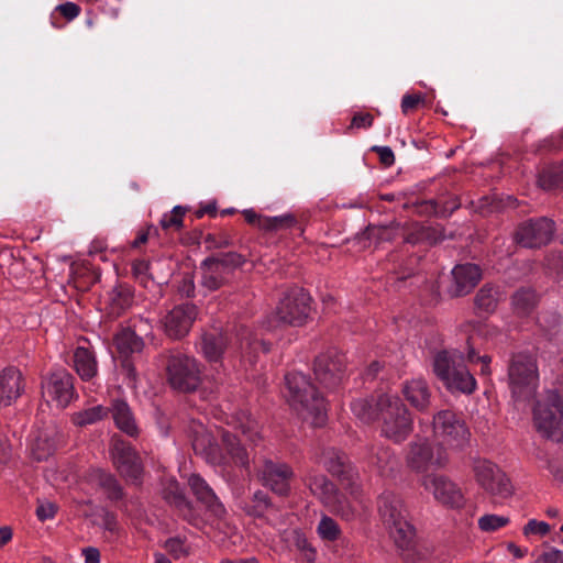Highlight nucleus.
I'll use <instances>...</instances> for the list:
<instances>
[{
    "label": "nucleus",
    "mask_w": 563,
    "mask_h": 563,
    "mask_svg": "<svg viewBox=\"0 0 563 563\" xmlns=\"http://www.w3.org/2000/svg\"><path fill=\"white\" fill-rule=\"evenodd\" d=\"M197 317V307L194 303L175 306L163 318V328L166 335L174 340L186 336Z\"/></svg>",
    "instance_id": "aec40b11"
},
{
    "label": "nucleus",
    "mask_w": 563,
    "mask_h": 563,
    "mask_svg": "<svg viewBox=\"0 0 563 563\" xmlns=\"http://www.w3.org/2000/svg\"><path fill=\"white\" fill-rule=\"evenodd\" d=\"M421 227L419 223H415L412 229L405 235L404 241L411 245L423 243Z\"/></svg>",
    "instance_id": "69168bd1"
},
{
    "label": "nucleus",
    "mask_w": 563,
    "mask_h": 563,
    "mask_svg": "<svg viewBox=\"0 0 563 563\" xmlns=\"http://www.w3.org/2000/svg\"><path fill=\"white\" fill-rule=\"evenodd\" d=\"M23 390V377L18 368L10 366L0 373V405L10 406Z\"/></svg>",
    "instance_id": "cd10ccee"
},
{
    "label": "nucleus",
    "mask_w": 563,
    "mask_h": 563,
    "mask_svg": "<svg viewBox=\"0 0 563 563\" xmlns=\"http://www.w3.org/2000/svg\"><path fill=\"white\" fill-rule=\"evenodd\" d=\"M74 367L82 380H90L97 375V361L92 351L78 346L74 352Z\"/></svg>",
    "instance_id": "f704fd0d"
},
{
    "label": "nucleus",
    "mask_w": 563,
    "mask_h": 563,
    "mask_svg": "<svg viewBox=\"0 0 563 563\" xmlns=\"http://www.w3.org/2000/svg\"><path fill=\"white\" fill-rule=\"evenodd\" d=\"M244 263V256L236 252L208 256L200 264V285L209 291H217L231 282L234 272Z\"/></svg>",
    "instance_id": "423d86ee"
},
{
    "label": "nucleus",
    "mask_w": 563,
    "mask_h": 563,
    "mask_svg": "<svg viewBox=\"0 0 563 563\" xmlns=\"http://www.w3.org/2000/svg\"><path fill=\"white\" fill-rule=\"evenodd\" d=\"M313 372L317 380L328 389L339 387L346 372L345 354L330 349L314 360Z\"/></svg>",
    "instance_id": "2eb2a0df"
},
{
    "label": "nucleus",
    "mask_w": 563,
    "mask_h": 563,
    "mask_svg": "<svg viewBox=\"0 0 563 563\" xmlns=\"http://www.w3.org/2000/svg\"><path fill=\"white\" fill-rule=\"evenodd\" d=\"M203 242L207 249H224L232 245V240L230 235L225 232H220L219 234L208 233L203 236Z\"/></svg>",
    "instance_id": "8fccbe9b"
},
{
    "label": "nucleus",
    "mask_w": 563,
    "mask_h": 563,
    "mask_svg": "<svg viewBox=\"0 0 563 563\" xmlns=\"http://www.w3.org/2000/svg\"><path fill=\"white\" fill-rule=\"evenodd\" d=\"M538 185L544 190L563 188V162L543 168L539 173Z\"/></svg>",
    "instance_id": "ea45409f"
},
{
    "label": "nucleus",
    "mask_w": 563,
    "mask_h": 563,
    "mask_svg": "<svg viewBox=\"0 0 563 563\" xmlns=\"http://www.w3.org/2000/svg\"><path fill=\"white\" fill-rule=\"evenodd\" d=\"M302 482L330 512L346 521L354 518L355 510L346 496L324 474L312 468L307 470Z\"/></svg>",
    "instance_id": "39448f33"
},
{
    "label": "nucleus",
    "mask_w": 563,
    "mask_h": 563,
    "mask_svg": "<svg viewBox=\"0 0 563 563\" xmlns=\"http://www.w3.org/2000/svg\"><path fill=\"white\" fill-rule=\"evenodd\" d=\"M96 482L111 501L124 498L123 487L113 474L99 470L96 473Z\"/></svg>",
    "instance_id": "58836bf2"
},
{
    "label": "nucleus",
    "mask_w": 563,
    "mask_h": 563,
    "mask_svg": "<svg viewBox=\"0 0 563 563\" xmlns=\"http://www.w3.org/2000/svg\"><path fill=\"white\" fill-rule=\"evenodd\" d=\"M379 517L390 537L399 549H408L415 537V528L407 520L402 500L391 492H385L378 497Z\"/></svg>",
    "instance_id": "20e7f679"
},
{
    "label": "nucleus",
    "mask_w": 563,
    "mask_h": 563,
    "mask_svg": "<svg viewBox=\"0 0 563 563\" xmlns=\"http://www.w3.org/2000/svg\"><path fill=\"white\" fill-rule=\"evenodd\" d=\"M285 382L290 406L301 413L312 416L316 422H322L325 417V400L309 377L292 372L286 374Z\"/></svg>",
    "instance_id": "7ed1b4c3"
},
{
    "label": "nucleus",
    "mask_w": 563,
    "mask_h": 563,
    "mask_svg": "<svg viewBox=\"0 0 563 563\" xmlns=\"http://www.w3.org/2000/svg\"><path fill=\"white\" fill-rule=\"evenodd\" d=\"M273 507L269 495L264 490L257 489L244 501L242 509L247 516L263 518Z\"/></svg>",
    "instance_id": "e433bc0d"
},
{
    "label": "nucleus",
    "mask_w": 563,
    "mask_h": 563,
    "mask_svg": "<svg viewBox=\"0 0 563 563\" xmlns=\"http://www.w3.org/2000/svg\"><path fill=\"white\" fill-rule=\"evenodd\" d=\"M111 412L118 429L131 438H136L139 435L140 429L126 401L122 399L113 400Z\"/></svg>",
    "instance_id": "2f4dec72"
},
{
    "label": "nucleus",
    "mask_w": 563,
    "mask_h": 563,
    "mask_svg": "<svg viewBox=\"0 0 563 563\" xmlns=\"http://www.w3.org/2000/svg\"><path fill=\"white\" fill-rule=\"evenodd\" d=\"M187 209L183 206H176L169 213H166L161 219V227L164 230L173 229L180 231L184 228V216Z\"/></svg>",
    "instance_id": "a18cd8bd"
},
{
    "label": "nucleus",
    "mask_w": 563,
    "mask_h": 563,
    "mask_svg": "<svg viewBox=\"0 0 563 563\" xmlns=\"http://www.w3.org/2000/svg\"><path fill=\"white\" fill-rule=\"evenodd\" d=\"M108 415V408L98 405L87 408L85 410L75 412L71 417L74 424L78 427H86L102 420Z\"/></svg>",
    "instance_id": "79ce46f5"
},
{
    "label": "nucleus",
    "mask_w": 563,
    "mask_h": 563,
    "mask_svg": "<svg viewBox=\"0 0 563 563\" xmlns=\"http://www.w3.org/2000/svg\"><path fill=\"white\" fill-rule=\"evenodd\" d=\"M114 345L121 356L140 353L144 347L143 339L130 328L122 329L114 336Z\"/></svg>",
    "instance_id": "c9c22d12"
},
{
    "label": "nucleus",
    "mask_w": 563,
    "mask_h": 563,
    "mask_svg": "<svg viewBox=\"0 0 563 563\" xmlns=\"http://www.w3.org/2000/svg\"><path fill=\"white\" fill-rule=\"evenodd\" d=\"M47 394L60 408L67 407L75 397L74 376L64 368L49 373L42 382Z\"/></svg>",
    "instance_id": "412c9836"
},
{
    "label": "nucleus",
    "mask_w": 563,
    "mask_h": 563,
    "mask_svg": "<svg viewBox=\"0 0 563 563\" xmlns=\"http://www.w3.org/2000/svg\"><path fill=\"white\" fill-rule=\"evenodd\" d=\"M256 476L264 487L280 497H287L295 473L286 462L265 457L256 466Z\"/></svg>",
    "instance_id": "f8f14e48"
},
{
    "label": "nucleus",
    "mask_w": 563,
    "mask_h": 563,
    "mask_svg": "<svg viewBox=\"0 0 563 563\" xmlns=\"http://www.w3.org/2000/svg\"><path fill=\"white\" fill-rule=\"evenodd\" d=\"M56 450V441L53 433L41 431L32 445V455L37 462L47 460Z\"/></svg>",
    "instance_id": "a19ab883"
},
{
    "label": "nucleus",
    "mask_w": 563,
    "mask_h": 563,
    "mask_svg": "<svg viewBox=\"0 0 563 563\" xmlns=\"http://www.w3.org/2000/svg\"><path fill=\"white\" fill-rule=\"evenodd\" d=\"M314 462L321 464L344 487L353 489L356 485L358 472L345 452L332 446L324 448L314 456Z\"/></svg>",
    "instance_id": "4468645a"
},
{
    "label": "nucleus",
    "mask_w": 563,
    "mask_h": 563,
    "mask_svg": "<svg viewBox=\"0 0 563 563\" xmlns=\"http://www.w3.org/2000/svg\"><path fill=\"white\" fill-rule=\"evenodd\" d=\"M85 563H100V551L97 548L88 547L82 549Z\"/></svg>",
    "instance_id": "774afa93"
},
{
    "label": "nucleus",
    "mask_w": 563,
    "mask_h": 563,
    "mask_svg": "<svg viewBox=\"0 0 563 563\" xmlns=\"http://www.w3.org/2000/svg\"><path fill=\"white\" fill-rule=\"evenodd\" d=\"M221 440L227 454L232 462L243 468L250 467V457L246 448L242 444L241 439L229 430H223Z\"/></svg>",
    "instance_id": "473e14b6"
},
{
    "label": "nucleus",
    "mask_w": 563,
    "mask_h": 563,
    "mask_svg": "<svg viewBox=\"0 0 563 563\" xmlns=\"http://www.w3.org/2000/svg\"><path fill=\"white\" fill-rule=\"evenodd\" d=\"M150 271V263L144 260L134 261L132 264V272L135 277L147 276Z\"/></svg>",
    "instance_id": "338daca9"
},
{
    "label": "nucleus",
    "mask_w": 563,
    "mask_h": 563,
    "mask_svg": "<svg viewBox=\"0 0 563 563\" xmlns=\"http://www.w3.org/2000/svg\"><path fill=\"white\" fill-rule=\"evenodd\" d=\"M533 421L543 437L556 442L563 440V399L556 391H548L545 399L536 404Z\"/></svg>",
    "instance_id": "1a4fd4ad"
},
{
    "label": "nucleus",
    "mask_w": 563,
    "mask_h": 563,
    "mask_svg": "<svg viewBox=\"0 0 563 563\" xmlns=\"http://www.w3.org/2000/svg\"><path fill=\"white\" fill-rule=\"evenodd\" d=\"M56 10L67 20L71 21L80 14V7L74 2L59 4Z\"/></svg>",
    "instance_id": "680f3d73"
},
{
    "label": "nucleus",
    "mask_w": 563,
    "mask_h": 563,
    "mask_svg": "<svg viewBox=\"0 0 563 563\" xmlns=\"http://www.w3.org/2000/svg\"><path fill=\"white\" fill-rule=\"evenodd\" d=\"M113 464L119 474L132 484H141L143 466L141 457L130 442L114 435L110 448Z\"/></svg>",
    "instance_id": "ddd939ff"
},
{
    "label": "nucleus",
    "mask_w": 563,
    "mask_h": 563,
    "mask_svg": "<svg viewBox=\"0 0 563 563\" xmlns=\"http://www.w3.org/2000/svg\"><path fill=\"white\" fill-rule=\"evenodd\" d=\"M164 548L174 559H180L188 555V551L179 538L167 539L165 541Z\"/></svg>",
    "instance_id": "603ef678"
},
{
    "label": "nucleus",
    "mask_w": 563,
    "mask_h": 563,
    "mask_svg": "<svg viewBox=\"0 0 563 563\" xmlns=\"http://www.w3.org/2000/svg\"><path fill=\"white\" fill-rule=\"evenodd\" d=\"M310 302L311 298L303 288L290 287L283 294L276 307L274 321L280 325L305 324L311 310Z\"/></svg>",
    "instance_id": "9d476101"
},
{
    "label": "nucleus",
    "mask_w": 563,
    "mask_h": 563,
    "mask_svg": "<svg viewBox=\"0 0 563 563\" xmlns=\"http://www.w3.org/2000/svg\"><path fill=\"white\" fill-rule=\"evenodd\" d=\"M423 243L434 245L444 240V230L440 227H421Z\"/></svg>",
    "instance_id": "5fc2aeb1"
},
{
    "label": "nucleus",
    "mask_w": 563,
    "mask_h": 563,
    "mask_svg": "<svg viewBox=\"0 0 563 563\" xmlns=\"http://www.w3.org/2000/svg\"><path fill=\"white\" fill-rule=\"evenodd\" d=\"M389 261L394 264L390 279L396 288L400 289L409 279H426L418 274L419 256L411 254L407 257H400L398 253H395L390 254Z\"/></svg>",
    "instance_id": "393cba45"
},
{
    "label": "nucleus",
    "mask_w": 563,
    "mask_h": 563,
    "mask_svg": "<svg viewBox=\"0 0 563 563\" xmlns=\"http://www.w3.org/2000/svg\"><path fill=\"white\" fill-rule=\"evenodd\" d=\"M555 233V222L547 217L529 219L520 223L515 241L522 247L540 249L548 245Z\"/></svg>",
    "instance_id": "dca6fc26"
},
{
    "label": "nucleus",
    "mask_w": 563,
    "mask_h": 563,
    "mask_svg": "<svg viewBox=\"0 0 563 563\" xmlns=\"http://www.w3.org/2000/svg\"><path fill=\"white\" fill-rule=\"evenodd\" d=\"M134 294L126 284H119L108 294L106 310L109 316L118 318L133 305Z\"/></svg>",
    "instance_id": "c756f323"
},
{
    "label": "nucleus",
    "mask_w": 563,
    "mask_h": 563,
    "mask_svg": "<svg viewBox=\"0 0 563 563\" xmlns=\"http://www.w3.org/2000/svg\"><path fill=\"white\" fill-rule=\"evenodd\" d=\"M509 385L517 399H529L534 395L538 383L536 358L526 352L511 355L508 366Z\"/></svg>",
    "instance_id": "6e6552de"
},
{
    "label": "nucleus",
    "mask_w": 563,
    "mask_h": 563,
    "mask_svg": "<svg viewBox=\"0 0 563 563\" xmlns=\"http://www.w3.org/2000/svg\"><path fill=\"white\" fill-rule=\"evenodd\" d=\"M432 428L434 438L450 448L463 449L471 433L465 422L451 410H441L433 416Z\"/></svg>",
    "instance_id": "9b49d317"
},
{
    "label": "nucleus",
    "mask_w": 563,
    "mask_h": 563,
    "mask_svg": "<svg viewBox=\"0 0 563 563\" xmlns=\"http://www.w3.org/2000/svg\"><path fill=\"white\" fill-rule=\"evenodd\" d=\"M297 225V219L294 214L287 213L278 217H265L261 220L260 229L265 231H279L290 229Z\"/></svg>",
    "instance_id": "c03bdc74"
},
{
    "label": "nucleus",
    "mask_w": 563,
    "mask_h": 563,
    "mask_svg": "<svg viewBox=\"0 0 563 563\" xmlns=\"http://www.w3.org/2000/svg\"><path fill=\"white\" fill-rule=\"evenodd\" d=\"M550 529L551 527L548 522L530 519L523 527L522 532L526 537L530 534H539L543 537L550 532Z\"/></svg>",
    "instance_id": "864d4df0"
},
{
    "label": "nucleus",
    "mask_w": 563,
    "mask_h": 563,
    "mask_svg": "<svg viewBox=\"0 0 563 563\" xmlns=\"http://www.w3.org/2000/svg\"><path fill=\"white\" fill-rule=\"evenodd\" d=\"M424 102L421 93L405 95L401 100V111L407 114L418 108L419 104Z\"/></svg>",
    "instance_id": "4d7b16f0"
},
{
    "label": "nucleus",
    "mask_w": 563,
    "mask_h": 563,
    "mask_svg": "<svg viewBox=\"0 0 563 563\" xmlns=\"http://www.w3.org/2000/svg\"><path fill=\"white\" fill-rule=\"evenodd\" d=\"M395 456L391 450L383 445H371L368 448V462L379 471H385L394 463Z\"/></svg>",
    "instance_id": "37998d69"
},
{
    "label": "nucleus",
    "mask_w": 563,
    "mask_h": 563,
    "mask_svg": "<svg viewBox=\"0 0 563 563\" xmlns=\"http://www.w3.org/2000/svg\"><path fill=\"white\" fill-rule=\"evenodd\" d=\"M534 563H563V552L552 548L550 551L541 553Z\"/></svg>",
    "instance_id": "052dcab7"
},
{
    "label": "nucleus",
    "mask_w": 563,
    "mask_h": 563,
    "mask_svg": "<svg viewBox=\"0 0 563 563\" xmlns=\"http://www.w3.org/2000/svg\"><path fill=\"white\" fill-rule=\"evenodd\" d=\"M318 533L324 541H335L340 539L341 529L336 521L331 517L323 516L318 525Z\"/></svg>",
    "instance_id": "de8ad7c7"
},
{
    "label": "nucleus",
    "mask_w": 563,
    "mask_h": 563,
    "mask_svg": "<svg viewBox=\"0 0 563 563\" xmlns=\"http://www.w3.org/2000/svg\"><path fill=\"white\" fill-rule=\"evenodd\" d=\"M473 471L477 483L486 492L504 498L511 496L510 479L495 463L486 459H476L474 460Z\"/></svg>",
    "instance_id": "f3484780"
},
{
    "label": "nucleus",
    "mask_w": 563,
    "mask_h": 563,
    "mask_svg": "<svg viewBox=\"0 0 563 563\" xmlns=\"http://www.w3.org/2000/svg\"><path fill=\"white\" fill-rule=\"evenodd\" d=\"M449 462V455L444 448L439 446L434 454L427 440L413 441L409 444L406 456L407 466L417 472H427L431 466L444 467Z\"/></svg>",
    "instance_id": "a211bd4d"
},
{
    "label": "nucleus",
    "mask_w": 563,
    "mask_h": 563,
    "mask_svg": "<svg viewBox=\"0 0 563 563\" xmlns=\"http://www.w3.org/2000/svg\"><path fill=\"white\" fill-rule=\"evenodd\" d=\"M229 343L228 334L221 328H211L201 335L200 347L209 362L221 360Z\"/></svg>",
    "instance_id": "c85d7f7f"
},
{
    "label": "nucleus",
    "mask_w": 563,
    "mask_h": 563,
    "mask_svg": "<svg viewBox=\"0 0 563 563\" xmlns=\"http://www.w3.org/2000/svg\"><path fill=\"white\" fill-rule=\"evenodd\" d=\"M401 394L412 408L426 412L431 405V389L422 378H413L402 384Z\"/></svg>",
    "instance_id": "bb28decb"
},
{
    "label": "nucleus",
    "mask_w": 563,
    "mask_h": 563,
    "mask_svg": "<svg viewBox=\"0 0 563 563\" xmlns=\"http://www.w3.org/2000/svg\"><path fill=\"white\" fill-rule=\"evenodd\" d=\"M439 211L438 218H449L455 210L461 207V201L457 196H448L444 199L438 200Z\"/></svg>",
    "instance_id": "3c124183"
},
{
    "label": "nucleus",
    "mask_w": 563,
    "mask_h": 563,
    "mask_svg": "<svg viewBox=\"0 0 563 563\" xmlns=\"http://www.w3.org/2000/svg\"><path fill=\"white\" fill-rule=\"evenodd\" d=\"M121 373L128 379V384L134 386L136 383L137 374L133 362L129 356H122Z\"/></svg>",
    "instance_id": "13d9d810"
},
{
    "label": "nucleus",
    "mask_w": 563,
    "mask_h": 563,
    "mask_svg": "<svg viewBox=\"0 0 563 563\" xmlns=\"http://www.w3.org/2000/svg\"><path fill=\"white\" fill-rule=\"evenodd\" d=\"M188 485L197 501L205 507L206 511L218 518L225 514V509L213 489L199 474H191L188 477Z\"/></svg>",
    "instance_id": "b1692460"
},
{
    "label": "nucleus",
    "mask_w": 563,
    "mask_h": 563,
    "mask_svg": "<svg viewBox=\"0 0 563 563\" xmlns=\"http://www.w3.org/2000/svg\"><path fill=\"white\" fill-rule=\"evenodd\" d=\"M192 450L197 455L202 456L208 463L221 465L224 463V456L210 432L200 427L194 432L191 439Z\"/></svg>",
    "instance_id": "a878e982"
},
{
    "label": "nucleus",
    "mask_w": 563,
    "mask_h": 563,
    "mask_svg": "<svg viewBox=\"0 0 563 563\" xmlns=\"http://www.w3.org/2000/svg\"><path fill=\"white\" fill-rule=\"evenodd\" d=\"M499 289L490 284L483 285L474 297L475 313L477 316L493 313L499 301Z\"/></svg>",
    "instance_id": "72a5a7b5"
},
{
    "label": "nucleus",
    "mask_w": 563,
    "mask_h": 563,
    "mask_svg": "<svg viewBox=\"0 0 563 563\" xmlns=\"http://www.w3.org/2000/svg\"><path fill=\"white\" fill-rule=\"evenodd\" d=\"M481 278L482 271L478 265L472 263L456 265L452 269V284L448 292L452 298L463 297L475 288Z\"/></svg>",
    "instance_id": "5701e85b"
},
{
    "label": "nucleus",
    "mask_w": 563,
    "mask_h": 563,
    "mask_svg": "<svg viewBox=\"0 0 563 563\" xmlns=\"http://www.w3.org/2000/svg\"><path fill=\"white\" fill-rule=\"evenodd\" d=\"M353 413L363 422H380V434L396 444L405 442L413 431V417L397 396L379 394L351 402Z\"/></svg>",
    "instance_id": "f257e3e1"
},
{
    "label": "nucleus",
    "mask_w": 563,
    "mask_h": 563,
    "mask_svg": "<svg viewBox=\"0 0 563 563\" xmlns=\"http://www.w3.org/2000/svg\"><path fill=\"white\" fill-rule=\"evenodd\" d=\"M164 500L172 506L177 515L189 525L198 527L202 523L199 512L192 503L186 497L178 482H169L163 489Z\"/></svg>",
    "instance_id": "4be33fe9"
},
{
    "label": "nucleus",
    "mask_w": 563,
    "mask_h": 563,
    "mask_svg": "<svg viewBox=\"0 0 563 563\" xmlns=\"http://www.w3.org/2000/svg\"><path fill=\"white\" fill-rule=\"evenodd\" d=\"M433 373L452 393L472 394L476 380L464 364V355L457 350H442L434 355Z\"/></svg>",
    "instance_id": "f03ea898"
},
{
    "label": "nucleus",
    "mask_w": 563,
    "mask_h": 563,
    "mask_svg": "<svg viewBox=\"0 0 563 563\" xmlns=\"http://www.w3.org/2000/svg\"><path fill=\"white\" fill-rule=\"evenodd\" d=\"M400 224L398 222H390L384 225H368L366 232L369 238H376L379 241H391L398 233Z\"/></svg>",
    "instance_id": "49530a36"
},
{
    "label": "nucleus",
    "mask_w": 563,
    "mask_h": 563,
    "mask_svg": "<svg viewBox=\"0 0 563 563\" xmlns=\"http://www.w3.org/2000/svg\"><path fill=\"white\" fill-rule=\"evenodd\" d=\"M199 362L181 352H169L166 361V376L170 387L189 394L198 389L202 382Z\"/></svg>",
    "instance_id": "0eeeda50"
},
{
    "label": "nucleus",
    "mask_w": 563,
    "mask_h": 563,
    "mask_svg": "<svg viewBox=\"0 0 563 563\" xmlns=\"http://www.w3.org/2000/svg\"><path fill=\"white\" fill-rule=\"evenodd\" d=\"M539 301L540 295L532 287H520L510 297L512 312L520 318L529 317Z\"/></svg>",
    "instance_id": "7c9ffc66"
},
{
    "label": "nucleus",
    "mask_w": 563,
    "mask_h": 563,
    "mask_svg": "<svg viewBox=\"0 0 563 563\" xmlns=\"http://www.w3.org/2000/svg\"><path fill=\"white\" fill-rule=\"evenodd\" d=\"M230 424L234 430L240 431L245 440L256 443L260 439L257 422L246 411H239L231 419Z\"/></svg>",
    "instance_id": "4c0bfd02"
},
{
    "label": "nucleus",
    "mask_w": 563,
    "mask_h": 563,
    "mask_svg": "<svg viewBox=\"0 0 563 563\" xmlns=\"http://www.w3.org/2000/svg\"><path fill=\"white\" fill-rule=\"evenodd\" d=\"M423 486L432 490L434 498L443 506L460 509L465 505V497L461 488L443 475H428L423 478Z\"/></svg>",
    "instance_id": "6ab92c4d"
},
{
    "label": "nucleus",
    "mask_w": 563,
    "mask_h": 563,
    "mask_svg": "<svg viewBox=\"0 0 563 563\" xmlns=\"http://www.w3.org/2000/svg\"><path fill=\"white\" fill-rule=\"evenodd\" d=\"M372 151L378 154L380 163L386 167H389L395 163V155L390 147L374 146Z\"/></svg>",
    "instance_id": "e2e57ef3"
},
{
    "label": "nucleus",
    "mask_w": 563,
    "mask_h": 563,
    "mask_svg": "<svg viewBox=\"0 0 563 563\" xmlns=\"http://www.w3.org/2000/svg\"><path fill=\"white\" fill-rule=\"evenodd\" d=\"M56 506L53 503L41 504L36 508V516L41 521L51 519L56 514Z\"/></svg>",
    "instance_id": "0e129e2a"
},
{
    "label": "nucleus",
    "mask_w": 563,
    "mask_h": 563,
    "mask_svg": "<svg viewBox=\"0 0 563 563\" xmlns=\"http://www.w3.org/2000/svg\"><path fill=\"white\" fill-rule=\"evenodd\" d=\"M510 522L509 517L487 514L478 519V528L484 532H494Z\"/></svg>",
    "instance_id": "09e8293b"
},
{
    "label": "nucleus",
    "mask_w": 563,
    "mask_h": 563,
    "mask_svg": "<svg viewBox=\"0 0 563 563\" xmlns=\"http://www.w3.org/2000/svg\"><path fill=\"white\" fill-rule=\"evenodd\" d=\"M416 213L419 216H434L438 217L439 202L438 200H423L413 205Z\"/></svg>",
    "instance_id": "6e6d98bb"
},
{
    "label": "nucleus",
    "mask_w": 563,
    "mask_h": 563,
    "mask_svg": "<svg viewBox=\"0 0 563 563\" xmlns=\"http://www.w3.org/2000/svg\"><path fill=\"white\" fill-rule=\"evenodd\" d=\"M374 122V117L371 113H362L357 112L353 115L351 124L349 125V130L351 129H362V128H371Z\"/></svg>",
    "instance_id": "bf43d9fd"
}]
</instances>
